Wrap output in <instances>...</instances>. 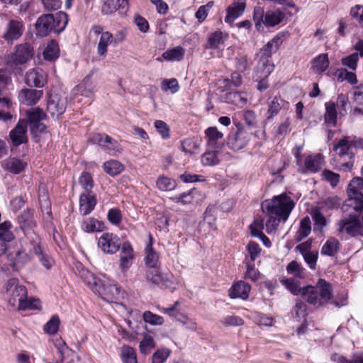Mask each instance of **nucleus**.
<instances>
[{
  "label": "nucleus",
  "mask_w": 363,
  "mask_h": 363,
  "mask_svg": "<svg viewBox=\"0 0 363 363\" xmlns=\"http://www.w3.org/2000/svg\"><path fill=\"white\" fill-rule=\"evenodd\" d=\"M267 111L265 123L271 121L282 109H288L289 103L280 96L269 98L267 101Z\"/></svg>",
  "instance_id": "nucleus-15"
},
{
  "label": "nucleus",
  "mask_w": 363,
  "mask_h": 363,
  "mask_svg": "<svg viewBox=\"0 0 363 363\" xmlns=\"http://www.w3.org/2000/svg\"><path fill=\"white\" fill-rule=\"evenodd\" d=\"M205 133L208 138V145L211 148L219 147L218 141L223 138V134L218 131L216 127L208 128Z\"/></svg>",
  "instance_id": "nucleus-40"
},
{
  "label": "nucleus",
  "mask_w": 363,
  "mask_h": 363,
  "mask_svg": "<svg viewBox=\"0 0 363 363\" xmlns=\"http://www.w3.org/2000/svg\"><path fill=\"white\" fill-rule=\"evenodd\" d=\"M113 35L108 31L102 33L97 45V52L100 56H104L107 52L108 45L113 44Z\"/></svg>",
  "instance_id": "nucleus-41"
},
{
  "label": "nucleus",
  "mask_w": 363,
  "mask_h": 363,
  "mask_svg": "<svg viewBox=\"0 0 363 363\" xmlns=\"http://www.w3.org/2000/svg\"><path fill=\"white\" fill-rule=\"evenodd\" d=\"M68 23V16L62 11L55 14H43L35 23L36 35L38 37H46L51 32L59 34L62 32Z\"/></svg>",
  "instance_id": "nucleus-2"
},
{
  "label": "nucleus",
  "mask_w": 363,
  "mask_h": 363,
  "mask_svg": "<svg viewBox=\"0 0 363 363\" xmlns=\"http://www.w3.org/2000/svg\"><path fill=\"white\" fill-rule=\"evenodd\" d=\"M351 146L352 143L348 140L347 138L340 140L337 144L334 146V150L340 156V160L343 159L345 156H348L349 157V161L347 162L340 161V169L350 171L353 167L354 153L350 151Z\"/></svg>",
  "instance_id": "nucleus-10"
},
{
  "label": "nucleus",
  "mask_w": 363,
  "mask_h": 363,
  "mask_svg": "<svg viewBox=\"0 0 363 363\" xmlns=\"http://www.w3.org/2000/svg\"><path fill=\"white\" fill-rule=\"evenodd\" d=\"M27 289L23 285L13 289V291L10 293L9 303L12 306H16L18 303L17 308L18 310H26L27 306L25 301L27 298Z\"/></svg>",
  "instance_id": "nucleus-23"
},
{
  "label": "nucleus",
  "mask_w": 363,
  "mask_h": 363,
  "mask_svg": "<svg viewBox=\"0 0 363 363\" xmlns=\"http://www.w3.org/2000/svg\"><path fill=\"white\" fill-rule=\"evenodd\" d=\"M294 206V201L285 193L275 196L272 199L263 201L262 209L264 213L269 216L266 222L267 233L269 234L274 232L281 220L286 221Z\"/></svg>",
  "instance_id": "nucleus-1"
},
{
  "label": "nucleus",
  "mask_w": 363,
  "mask_h": 363,
  "mask_svg": "<svg viewBox=\"0 0 363 363\" xmlns=\"http://www.w3.org/2000/svg\"><path fill=\"white\" fill-rule=\"evenodd\" d=\"M305 167L311 172H317L324 164V158L321 154L308 155L305 159Z\"/></svg>",
  "instance_id": "nucleus-34"
},
{
  "label": "nucleus",
  "mask_w": 363,
  "mask_h": 363,
  "mask_svg": "<svg viewBox=\"0 0 363 363\" xmlns=\"http://www.w3.org/2000/svg\"><path fill=\"white\" fill-rule=\"evenodd\" d=\"M26 165V162L16 157H9L4 160L1 164L4 169L16 174L21 173Z\"/></svg>",
  "instance_id": "nucleus-33"
},
{
  "label": "nucleus",
  "mask_w": 363,
  "mask_h": 363,
  "mask_svg": "<svg viewBox=\"0 0 363 363\" xmlns=\"http://www.w3.org/2000/svg\"><path fill=\"white\" fill-rule=\"evenodd\" d=\"M226 35L220 30H216L208 35V42L205 45L206 49H220L223 45Z\"/></svg>",
  "instance_id": "nucleus-35"
},
{
  "label": "nucleus",
  "mask_w": 363,
  "mask_h": 363,
  "mask_svg": "<svg viewBox=\"0 0 363 363\" xmlns=\"http://www.w3.org/2000/svg\"><path fill=\"white\" fill-rule=\"evenodd\" d=\"M6 257L13 272H19L33 259V247L30 242L25 245H18L9 249Z\"/></svg>",
  "instance_id": "nucleus-4"
},
{
  "label": "nucleus",
  "mask_w": 363,
  "mask_h": 363,
  "mask_svg": "<svg viewBox=\"0 0 363 363\" xmlns=\"http://www.w3.org/2000/svg\"><path fill=\"white\" fill-rule=\"evenodd\" d=\"M282 284L294 295L302 296L303 288L301 287L299 283L293 278L286 279L281 281Z\"/></svg>",
  "instance_id": "nucleus-54"
},
{
  "label": "nucleus",
  "mask_w": 363,
  "mask_h": 363,
  "mask_svg": "<svg viewBox=\"0 0 363 363\" xmlns=\"http://www.w3.org/2000/svg\"><path fill=\"white\" fill-rule=\"evenodd\" d=\"M60 49L58 43L55 40H51L43 51V57L45 60L53 61L59 57Z\"/></svg>",
  "instance_id": "nucleus-43"
},
{
  "label": "nucleus",
  "mask_w": 363,
  "mask_h": 363,
  "mask_svg": "<svg viewBox=\"0 0 363 363\" xmlns=\"http://www.w3.org/2000/svg\"><path fill=\"white\" fill-rule=\"evenodd\" d=\"M311 231V222L308 216L305 217L301 220L300 227L297 232L296 240L301 241L306 238Z\"/></svg>",
  "instance_id": "nucleus-46"
},
{
  "label": "nucleus",
  "mask_w": 363,
  "mask_h": 363,
  "mask_svg": "<svg viewBox=\"0 0 363 363\" xmlns=\"http://www.w3.org/2000/svg\"><path fill=\"white\" fill-rule=\"evenodd\" d=\"M155 347L153 337L150 335H145L140 343V350L143 354H148Z\"/></svg>",
  "instance_id": "nucleus-60"
},
{
  "label": "nucleus",
  "mask_w": 363,
  "mask_h": 363,
  "mask_svg": "<svg viewBox=\"0 0 363 363\" xmlns=\"http://www.w3.org/2000/svg\"><path fill=\"white\" fill-rule=\"evenodd\" d=\"M286 272L288 274H291L299 279L305 277L303 268L296 260H293L286 266Z\"/></svg>",
  "instance_id": "nucleus-55"
},
{
  "label": "nucleus",
  "mask_w": 363,
  "mask_h": 363,
  "mask_svg": "<svg viewBox=\"0 0 363 363\" xmlns=\"http://www.w3.org/2000/svg\"><path fill=\"white\" fill-rule=\"evenodd\" d=\"M201 162L205 166H214L218 164L219 160L217 157V152L208 151L201 157Z\"/></svg>",
  "instance_id": "nucleus-61"
},
{
  "label": "nucleus",
  "mask_w": 363,
  "mask_h": 363,
  "mask_svg": "<svg viewBox=\"0 0 363 363\" xmlns=\"http://www.w3.org/2000/svg\"><path fill=\"white\" fill-rule=\"evenodd\" d=\"M282 42V38L276 35L260 50L259 57L271 60L272 53L276 52L279 50Z\"/></svg>",
  "instance_id": "nucleus-30"
},
{
  "label": "nucleus",
  "mask_w": 363,
  "mask_h": 363,
  "mask_svg": "<svg viewBox=\"0 0 363 363\" xmlns=\"http://www.w3.org/2000/svg\"><path fill=\"white\" fill-rule=\"evenodd\" d=\"M311 215L315 222V228L318 227V229L321 230L326 225V219L320 211V208L315 207L313 208Z\"/></svg>",
  "instance_id": "nucleus-57"
},
{
  "label": "nucleus",
  "mask_w": 363,
  "mask_h": 363,
  "mask_svg": "<svg viewBox=\"0 0 363 363\" xmlns=\"http://www.w3.org/2000/svg\"><path fill=\"white\" fill-rule=\"evenodd\" d=\"M95 293L98 294L104 300L113 302L119 298L121 289L116 285L101 282L98 288L96 289Z\"/></svg>",
  "instance_id": "nucleus-18"
},
{
  "label": "nucleus",
  "mask_w": 363,
  "mask_h": 363,
  "mask_svg": "<svg viewBox=\"0 0 363 363\" xmlns=\"http://www.w3.org/2000/svg\"><path fill=\"white\" fill-rule=\"evenodd\" d=\"M28 125L30 128V132L35 139L46 130L45 125L43 123L46 118V114L40 108H33L27 111Z\"/></svg>",
  "instance_id": "nucleus-8"
},
{
  "label": "nucleus",
  "mask_w": 363,
  "mask_h": 363,
  "mask_svg": "<svg viewBox=\"0 0 363 363\" xmlns=\"http://www.w3.org/2000/svg\"><path fill=\"white\" fill-rule=\"evenodd\" d=\"M170 354L168 349H161L157 350L152 357V363H164Z\"/></svg>",
  "instance_id": "nucleus-64"
},
{
  "label": "nucleus",
  "mask_w": 363,
  "mask_h": 363,
  "mask_svg": "<svg viewBox=\"0 0 363 363\" xmlns=\"http://www.w3.org/2000/svg\"><path fill=\"white\" fill-rule=\"evenodd\" d=\"M120 268L126 272L130 268L135 259L133 248L129 242H124L121 246Z\"/></svg>",
  "instance_id": "nucleus-19"
},
{
  "label": "nucleus",
  "mask_w": 363,
  "mask_h": 363,
  "mask_svg": "<svg viewBox=\"0 0 363 363\" xmlns=\"http://www.w3.org/2000/svg\"><path fill=\"white\" fill-rule=\"evenodd\" d=\"M89 140L97 144L102 148L108 150H118L119 145L118 142L106 134L94 133L91 135Z\"/></svg>",
  "instance_id": "nucleus-25"
},
{
  "label": "nucleus",
  "mask_w": 363,
  "mask_h": 363,
  "mask_svg": "<svg viewBox=\"0 0 363 363\" xmlns=\"http://www.w3.org/2000/svg\"><path fill=\"white\" fill-rule=\"evenodd\" d=\"M284 13L279 9L269 10L265 12L264 24L267 26H274L284 18Z\"/></svg>",
  "instance_id": "nucleus-39"
},
{
  "label": "nucleus",
  "mask_w": 363,
  "mask_h": 363,
  "mask_svg": "<svg viewBox=\"0 0 363 363\" xmlns=\"http://www.w3.org/2000/svg\"><path fill=\"white\" fill-rule=\"evenodd\" d=\"M184 49L181 46H177L172 49L167 50L162 54L164 60L168 61H180L184 55Z\"/></svg>",
  "instance_id": "nucleus-45"
},
{
  "label": "nucleus",
  "mask_w": 363,
  "mask_h": 363,
  "mask_svg": "<svg viewBox=\"0 0 363 363\" xmlns=\"http://www.w3.org/2000/svg\"><path fill=\"white\" fill-rule=\"evenodd\" d=\"M33 258L36 257L42 264L48 269H50L53 264V260L47 255H45L40 243H33Z\"/></svg>",
  "instance_id": "nucleus-36"
},
{
  "label": "nucleus",
  "mask_w": 363,
  "mask_h": 363,
  "mask_svg": "<svg viewBox=\"0 0 363 363\" xmlns=\"http://www.w3.org/2000/svg\"><path fill=\"white\" fill-rule=\"evenodd\" d=\"M302 297L310 304L323 306L333 297L332 285L325 280L320 279L315 286L303 287Z\"/></svg>",
  "instance_id": "nucleus-3"
},
{
  "label": "nucleus",
  "mask_w": 363,
  "mask_h": 363,
  "mask_svg": "<svg viewBox=\"0 0 363 363\" xmlns=\"http://www.w3.org/2000/svg\"><path fill=\"white\" fill-rule=\"evenodd\" d=\"M92 75L93 72L91 71L84 77L82 84H80V86L84 88L82 89V93L86 96H90L94 92L95 84L91 80Z\"/></svg>",
  "instance_id": "nucleus-48"
},
{
  "label": "nucleus",
  "mask_w": 363,
  "mask_h": 363,
  "mask_svg": "<svg viewBox=\"0 0 363 363\" xmlns=\"http://www.w3.org/2000/svg\"><path fill=\"white\" fill-rule=\"evenodd\" d=\"M34 55L32 45L23 43L16 46L15 51L11 55V60L16 65H23L30 60Z\"/></svg>",
  "instance_id": "nucleus-13"
},
{
  "label": "nucleus",
  "mask_w": 363,
  "mask_h": 363,
  "mask_svg": "<svg viewBox=\"0 0 363 363\" xmlns=\"http://www.w3.org/2000/svg\"><path fill=\"white\" fill-rule=\"evenodd\" d=\"M251 286L243 281H239L232 286L229 290V296L232 298H240L245 300L249 296Z\"/></svg>",
  "instance_id": "nucleus-31"
},
{
  "label": "nucleus",
  "mask_w": 363,
  "mask_h": 363,
  "mask_svg": "<svg viewBox=\"0 0 363 363\" xmlns=\"http://www.w3.org/2000/svg\"><path fill=\"white\" fill-rule=\"evenodd\" d=\"M11 224L9 222H5L0 227V257L4 255L9 247L7 243L14 239V235L9 228Z\"/></svg>",
  "instance_id": "nucleus-28"
},
{
  "label": "nucleus",
  "mask_w": 363,
  "mask_h": 363,
  "mask_svg": "<svg viewBox=\"0 0 363 363\" xmlns=\"http://www.w3.org/2000/svg\"><path fill=\"white\" fill-rule=\"evenodd\" d=\"M238 130L233 135L229 137V144L234 150H240L245 147L250 140L249 133L241 125H237Z\"/></svg>",
  "instance_id": "nucleus-17"
},
{
  "label": "nucleus",
  "mask_w": 363,
  "mask_h": 363,
  "mask_svg": "<svg viewBox=\"0 0 363 363\" xmlns=\"http://www.w3.org/2000/svg\"><path fill=\"white\" fill-rule=\"evenodd\" d=\"M24 80L29 86L42 88L47 83V74L41 68H33L26 73Z\"/></svg>",
  "instance_id": "nucleus-14"
},
{
  "label": "nucleus",
  "mask_w": 363,
  "mask_h": 363,
  "mask_svg": "<svg viewBox=\"0 0 363 363\" xmlns=\"http://www.w3.org/2000/svg\"><path fill=\"white\" fill-rule=\"evenodd\" d=\"M23 30V24L21 21L11 20L7 24L6 30L3 37L7 41L16 40L21 36Z\"/></svg>",
  "instance_id": "nucleus-27"
},
{
  "label": "nucleus",
  "mask_w": 363,
  "mask_h": 363,
  "mask_svg": "<svg viewBox=\"0 0 363 363\" xmlns=\"http://www.w3.org/2000/svg\"><path fill=\"white\" fill-rule=\"evenodd\" d=\"M312 69L316 73L325 72L329 66V60L327 53H323L315 57L312 61Z\"/></svg>",
  "instance_id": "nucleus-37"
},
{
  "label": "nucleus",
  "mask_w": 363,
  "mask_h": 363,
  "mask_svg": "<svg viewBox=\"0 0 363 363\" xmlns=\"http://www.w3.org/2000/svg\"><path fill=\"white\" fill-rule=\"evenodd\" d=\"M89 140L97 144L102 148L108 150H118L119 145L118 142L106 134L94 133L91 135Z\"/></svg>",
  "instance_id": "nucleus-24"
},
{
  "label": "nucleus",
  "mask_w": 363,
  "mask_h": 363,
  "mask_svg": "<svg viewBox=\"0 0 363 363\" xmlns=\"http://www.w3.org/2000/svg\"><path fill=\"white\" fill-rule=\"evenodd\" d=\"M143 319L145 322L153 325H161L164 323V318L162 316L152 313L149 311L143 313Z\"/></svg>",
  "instance_id": "nucleus-63"
},
{
  "label": "nucleus",
  "mask_w": 363,
  "mask_h": 363,
  "mask_svg": "<svg viewBox=\"0 0 363 363\" xmlns=\"http://www.w3.org/2000/svg\"><path fill=\"white\" fill-rule=\"evenodd\" d=\"M320 203L323 208L334 210L337 209L340 206L342 199L337 196H329L323 199Z\"/></svg>",
  "instance_id": "nucleus-51"
},
{
  "label": "nucleus",
  "mask_w": 363,
  "mask_h": 363,
  "mask_svg": "<svg viewBox=\"0 0 363 363\" xmlns=\"http://www.w3.org/2000/svg\"><path fill=\"white\" fill-rule=\"evenodd\" d=\"M96 205V196L95 193H82L79 196V211L82 216L89 215Z\"/></svg>",
  "instance_id": "nucleus-21"
},
{
  "label": "nucleus",
  "mask_w": 363,
  "mask_h": 363,
  "mask_svg": "<svg viewBox=\"0 0 363 363\" xmlns=\"http://www.w3.org/2000/svg\"><path fill=\"white\" fill-rule=\"evenodd\" d=\"M128 8V0H106L101 7V12L104 14H111L118 11L121 13H125Z\"/></svg>",
  "instance_id": "nucleus-22"
},
{
  "label": "nucleus",
  "mask_w": 363,
  "mask_h": 363,
  "mask_svg": "<svg viewBox=\"0 0 363 363\" xmlns=\"http://www.w3.org/2000/svg\"><path fill=\"white\" fill-rule=\"evenodd\" d=\"M150 241L145 249L144 262L149 269L157 267L159 262V254L152 248V236L149 235Z\"/></svg>",
  "instance_id": "nucleus-32"
},
{
  "label": "nucleus",
  "mask_w": 363,
  "mask_h": 363,
  "mask_svg": "<svg viewBox=\"0 0 363 363\" xmlns=\"http://www.w3.org/2000/svg\"><path fill=\"white\" fill-rule=\"evenodd\" d=\"M60 323V321L58 316L54 315L44 325L43 330L48 334H55L58 330Z\"/></svg>",
  "instance_id": "nucleus-62"
},
{
  "label": "nucleus",
  "mask_w": 363,
  "mask_h": 363,
  "mask_svg": "<svg viewBox=\"0 0 363 363\" xmlns=\"http://www.w3.org/2000/svg\"><path fill=\"white\" fill-rule=\"evenodd\" d=\"M67 108V99L58 94H50L47 101V111L52 118H58L62 115Z\"/></svg>",
  "instance_id": "nucleus-12"
},
{
  "label": "nucleus",
  "mask_w": 363,
  "mask_h": 363,
  "mask_svg": "<svg viewBox=\"0 0 363 363\" xmlns=\"http://www.w3.org/2000/svg\"><path fill=\"white\" fill-rule=\"evenodd\" d=\"M348 199L344 203V211H348L347 208L352 209L362 206L363 203V179L354 177L347 187Z\"/></svg>",
  "instance_id": "nucleus-7"
},
{
  "label": "nucleus",
  "mask_w": 363,
  "mask_h": 363,
  "mask_svg": "<svg viewBox=\"0 0 363 363\" xmlns=\"http://www.w3.org/2000/svg\"><path fill=\"white\" fill-rule=\"evenodd\" d=\"M104 172L111 177L119 174L124 169V166L118 160H111L103 164Z\"/></svg>",
  "instance_id": "nucleus-42"
},
{
  "label": "nucleus",
  "mask_w": 363,
  "mask_h": 363,
  "mask_svg": "<svg viewBox=\"0 0 363 363\" xmlns=\"http://www.w3.org/2000/svg\"><path fill=\"white\" fill-rule=\"evenodd\" d=\"M27 127V121L21 119L15 128L10 131L9 137L14 146H18L28 142Z\"/></svg>",
  "instance_id": "nucleus-16"
},
{
  "label": "nucleus",
  "mask_w": 363,
  "mask_h": 363,
  "mask_svg": "<svg viewBox=\"0 0 363 363\" xmlns=\"http://www.w3.org/2000/svg\"><path fill=\"white\" fill-rule=\"evenodd\" d=\"M335 74L339 82L347 81L350 84H356L357 79L356 74L352 72H349L345 68L337 69Z\"/></svg>",
  "instance_id": "nucleus-47"
},
{
  "label": "nucleus",
  "mask_w": 363,
  "mask_h": 363,
  "mask_svg": "<svg viewBox=\"0 0 363 363\" xmlns=\"http://www.w3.org/2000/svg\"><path fill=\"white\" fill-rule=\"evenodd\" d=\"M340 248V242L335 238H330L321 248V254L330 257L335 256Z\"/></svg>",
  "instance_id": "nucleus-38"
},
{
  "label": "nucleus",
  "mask_w": 363,
  "mask_h": 363,
  "mask_svg": "<svg viewBox=\"0 0 363 363\" xmlns=\"http://www.w3.org/2000/svg\"><path fill=\"white\" fill-rule=\"evenodd\" d=\"M79 182L84 189L83 193H94L92 189L94 183L91 175L87 172H83L79 178Z\"/></svg>",
  "instance_id": "nucleus-50"
},
{
  "label": "nucleus",
  "mask_w": 363,
  "mask_h": 363,
  "mask_svg": "<svg viewBox=\"0 0 363 363\" xmlns=\"http://www.w3.org/2000/svg\"><path fill=\"white\" fill-rule=\"evenodd\" d=\"M290 125L291 121L289 117L282 118V121L274 128V134L278 137L286 135L291 130Z\"/></svg>",
  "instance_id": "nucleus-53"
},
{
  "label": "nucleus",
  "mask_w": 363,
  "mask_h": 363,
  "mask_svg": "<svg viewBox=\"0 0 363 363\" xmlns=\"http://www.w3.org/2000/svg\"><path fill=\"white\" fill-rule=\"evenodd\" d=\"M121 357L123 363H138L136 353L135 350L129 346L122 347Z\"/></svg>",
  "instance_id": "nucleus-58"
},
{
  "label": "nucleus",
  "mask_w": 363,
  "mask_h": 363,
  "mask_svg": "<svg viewBox=\"0 0 363 363\" xmlns=\"http://www.w3.org/2000/svg\"><path fill=\"white\" fill-rule=\"evenodd\" d=\"M245 0L234 1L226 9L227 14L225 21L228 23H233L235 19L240 17L245 9Z\"/></svg>",
  "instance_id": "nucleus-26"
},
{
  "label": "nucleus",
  "mask_w": 363,
  "mask_h": 363,
  "mask_svg": "<svg viewBox=\"0 0 363 363\" xmlns=\"http://www.w3.org/2000/svg\"><path fill=\"white\" fill-rule=\"evenodd\" d=\"M55 345L60 355V361L65 362L66 358L72 353V350L69 349L65 341L57 339Z\"/></svg>",
  "instance_id": "nucleus-59"
},
{
  "label": "nucleus",
  "mask_w": 363,
  "mask_h": 363,
  "mask_svg": "<svg viewBox=\"0 0 363 363\" xmlns=\"http://www.w3.org/2000/svg\"><path fill=\"white\" fill-rule=\"evenodd\" d=\"M18 223L23 234L33 243H40V238L37 234L35 229L37 228V222L35 218L34 210L27 209L23 211L18 216Z\"/></svg>",
  "instance_id": "nucleus-5"
},
{
  "label": "nucleus",
  "mask_w": 363,
  "mask_h": 363,
  "mask_svg": "<svg viewBox=\"0 0 363 363\" xmlns=\"http://www.w3.org/2000/svg\"><path fill=\"white\" fill-rule=\"evenodd\" d=\"M274 65L271 60L259 57L255 69L254 78L259 80V78H267L274 70Z\"/></svg>",
  "instance_id": "nucleus-29"
},
{
  "label": "nucleus",
  "mask_w": 363,
  "mask_h": 363,
  "mask_svg": "<svg viewBox=\"0 0 363 363\" xmlns=\"http://www.w3.org/2000/svg\"><path fill=\"white\" fill-rule=\"evenodd\" d=\"M156 185L161 191H172L175 189L177 183L174 179L161 176L157 179Z\"/></svg>",
  "instance_id": "nucleus-52"
},
{
  "label": "nucleus",
  "mask_w": 363,
  "mask_h": 363,
  "mask_svg": "<svg viewBox=\"0 0 363 363\" xmlns=\"http://www.w3.org/2000/svg\"><path fill=\"white\" fill-rule=\"evenodd\" d=\"M359 213H350L348 216H344L337 223V230L339 233L345 232L351 237L363 236V225L360 223Z\"/></svg>",
  "instance_id": "nucleus-6"
},
{
  "label": "nucleus",
  "mask_w": 363,
  "mask_h": 363,
  "mask_svg": "<svg viewBox=\"0 0 363 363\" xmlns=\"http://www.w3.org/2000/svg\"><path fill=\"white\" fill-rule=\"evenodd\" d=\"M359 60L358 52H354L347 57L341 59V64L348 67L350 69L354 71L357 67V63Z\"/></svg>",
  "instance_id": "nucleus-56"
},
{
  "label": "nucleus",
  "mask_w": 363,
  "mask_h": 363,
  "mask_svg": "<svg viewBox=\"0 0 363 363\" xmlns=\"http://www.w3.org/2000/svg\"><path fill=\"white\" fill-rule=\"evenodd\" d=\"M122 244L120 238L112 233H104L98 240V246L101 250L109 255L116 253Z\"/></svg>",
  "instance_id": "nucleus-9"
},
{
  "label": "nucleus",
  "mask_w": 363,
  "mask_h": 363,
  "mask_svg": "<svg viewBox=\"0 0 363 363\" xmlns=\"http://www.w3.org/2000/svg\"><path fill=\"white\" fill-rule=\"evenodd\" d=\"M43 95V90L24 88L18 94V99L21 103L26 106L36 104Z\"/></svg>",
  "instance_id": "nucleus-20"
},
{
  "label": "nucleus",
  "mask_w": 363,
  "mask_h": 363,
  "mask_svg": "<svg viewBox=\"0 0 363 363\" xmlns=\"http://www.w3.org/2000/svg\"><path fill=\"white\" fill-rule=\"evenodd\" d=\"M200 147V144L193 138H186L182 141L181 148L185 153L194 155Z\"/></svg>",
  "instance_id": "nucleus-49"
},
{
  "label": "nucleus",
  "mask_w": 363,
  "mask_h": 363,
  "mask_svg": "<svg viewBox=\"0 0 363 363\" xmlns=\"http://www.w3.org/2000/svg\"><path fill=\"white\" fill-rule=\"evenodd\" d=\"M146 280L155 285H161L166 288L173 287V275L171 273L162 272L158 267L148 269L145 272Z\"/></svg>",
  "instance_id": "nucleus-11"
},
{
  "label": "nucleus",
  "mask_w": 363,
  "mask_h": 363,
  "mask_svg": "<svg viewBox=\"0 0 363 363\" xmlns=\"http://www.w3.org/2000/svg\"><path fill=\"white\" fill-rule=\"evenodd\" d=\"M325 122L335 126L337 123V110L334 102L325 103Z\"/></svg>",
  "instance_id": "nucleus-44"
}]
</instances>
